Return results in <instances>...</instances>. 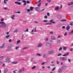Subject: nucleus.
Wrapping results in <instances>:
<instances>
[{
	"label": "nucleus",
	"instance_id": "obj_1",
	"mask_svg": "<svg viewBox=\"0 0 73 73\" xmlns=\"http://www.w3.org/2000/svg\"><path fill=\"white\" fill-rule=\"evenodd\" d=\"M0 28H5L7 27V25L6 23L4 22H0Z\"/></svg>",
	"mask_w": 73,
	"mask_h": 73
},
{
	"label": "nucleus",
	"instance_id": "obj_2",
	"mask_svg": "<svg viewBox=\"0 0 73 73\" xmlns=\"http://www.w3.org/2000/svg\"><path fill=\"white\" fill-rule=\"evenodd\" d=\"M67 68H68L67 66H64L61 67V69H63V70H66V69Z\"/></svg>",
	"mask_w": 73,
	"mask_h": 73
},
{
	"label": "nucleus",
	"instance_id": "obj_3",
	"mask_svg": "<svg viewBox=\"0 0 73 73\" xmlns=\"http://www.w3.org/2000/svg\"><path fill=\"white\" fill-rule=\"evenodd\" d=\"M54 53V50H51L50 51H48V54H53Z\"/></svg>",
	"mask_w": 73,
	"mask_h": 73
},
{
	"label": "nucleus",
	"instance_id": "obj_4",
	"mask_svg": "<svg viewBox=\"0 0 73 73\" xmlns=\"http://www.w3.org/2000/svg\"><path fill=\"white\" fill-rule=\"evenodd\" d=\"M51 38L52 40H56V37L53 36H51Z\"/></svg>",
	"mask_w": 73,
	"mask_h": 73
},
{
	"label": "nucleus",
	"instance_id": "obj_5",
	"mask_svg": "<svg viewBox=\"0 0 73 73\" xmlns=\"http://www.w3.org/2000/svg\"><path fill=\"white\" fill-rule=\"evenodd\" d=\"M51 45L52 44L51 43H47L46 44V45L47 46H50V45Z\"/></svg>",
	"mask_w": 73,
	"mask_h": 73
},
{
	"label": "nucleus",
	"instance_id": "obj_6",
	"mask_svg": "<svg viewBox=\"0 0 73 73\" xmlns=\"http://www.w3.org/2000/svg\"><path fill=\"white\" fill-rule=\"evenodd\" d=\"M60 60H63V61H65V60H66V58H64V57H61L60 58Z\"/></svg>",
	"mask_w": 73,
	"mask_h": 73
},
{
	"label": "nucleus",
	"instance_id": "obj_7",
	"mask_svg": "<svg viewBox=\"0 0 73 73\" xmlns=\"http://www.w3.org/2000/svg\"><path fill=\"white\" fill-rule=\"evenodd\" d=\"M42 45H43L41 43H39L38 44V46H37V47H41V46H42Z\"/></svg>",
	"mask_w": 73,
	"mask_h": 73
},
{
	"label": "nucleus",
	"instance_id": "obj_8",
	"mask_svg": "<svg viewBox=\"0 0 73 73\" xmlns=\"http://www.w3.org/2000/svg\"><path fill=\"white\" fill-rule=\"evenodd\" d=\"M35 10L37 11H39L40 9V8L38 7H36L35 8Z\"/></svg>",
	"mask_w": 73,
	"mask_h": 73
},
{
	"label": "nucleus",
	"instance_id": "obj_9",
	"mask_svg": "<svg viewBox=\"0 0 73 73\" xmlns=\"http://www.w3.org/2000/svg\"><path fill=\"white\" fill-rule=\"evenodd\" d=\"M69 29H70V26L69 25H68L66 28V30L68 31H69Z\"/></svg>",
	"mask_w": 73,
	"mask_h": 73
},
{
	"label": "nucleus",
	"instance_id": "obj_10",
	"mask_svg": "<svg viewBox=\"0 0 73 73\" xmlns=\"http://www.w3.org/2000/svg\"><path fill=\"white\" fill-rule=\"evenodd\" d=\"M13 47V45L12 44H9L8 46V48L9 49V48H12V47Z\"/></svg>",
	"mask_w": 73,
	"mask_h": 73
},
{
	"label": "nucleus",
	"instance_id": "obj_11",
	"mask_svg": "<svg viewBox=\"0 0 73 73\" xmlns=\"http://www.w3.org/2000/svg\"><path fill=\"white\" fill-rule=\"evenodd\" d=\"M57 17L58 19H61L62 17H61V16L60 15H58L57 16Z\"/></svg>",
	"mask_w": 73,
	"mask_h": 73
},
{
	"label": "nucleus",
	"instance_id": "obj_12",
	"mask_svg": "<svg viewBox=\"0 0 73 73\" xmlns=\"http://www.w3.org/2000/svg\"><path fill=\"white\" fill-rule=\"evenodd\" d=\"M9 58H6L5 59V61L6 62H7L9 61Z\"/></svg>",
	"mask_w": 73,
	"mask_h": 73
},
{
	"label": "nucleus",
	"instance_id": "obj_13",
	"mask_svg": "<svg viewBox=\"0 0 73 73\" xmlns=\"http://www.w3.org/2000/svg\"><path fill=\"white\" fill-rule=\"evenodd\" d=\"M56 43L60 44V43H61V40L59 39L57 40L56 41Z\"/></svg>",
	"mask_w": 73,
	"mask_h": 73
},
{
	"label": "nucleus",
	"instance_id": "obj_14",
	"mask_svg": "<svg viewBox=\"0 0 73 73\" xmlns=\"http://www.w3.org/2000/svg\"><path fill=\"white\" fill-rule=\"evenodd\" d=\"M18 62H11V63L12 64H16L18 63Z\"/></svg>",
	"mask_w": 73,
	"mask_h": 73
},
{
	"label": "nucleus",
	"instance_id": "obj_15",
	"mask_svg": "<svg viewBox=\"0 0 73 73\" xmlns=\"http://www.w3.org/2000/svg\"><path fill=\"white\" fill-rule=\"evenodd\" d=\"M4 44H3L1 45L0 46V48H4Z\"/></svg>",
	"mask_w": 73,
	"mask_h": 73
},
{
	"label": "nucleus",
	"instance_id": "obj_16",
	"mask_svg": "<svg viewBox=\"0 0 73 73\" xmlns=\"http://www.w3.org/2000/svg\"><path fill=\"white\" fill-rule=\"evenodd\" d=\"M8 68H6L4 70V72H8Z\"/></svg>",
	"mask_w": 73,
	"mask_h": 73
},
{
	"label": "nucleus",
	"instance_id": "obj_17",
	"mask_svg": "<svg viewBox=\"0 0 73 73\" xmlns=\"http://www.w3.org/2000/svg\"><path fill=\"white\" fill-rule=\"evenodd\" d=\"M58 9H59V7H55L54 9V10L55 11H57V10H58Z\"/></svg>",
	"mask_w": 73,
	"mask_h": 73
},
{
	"label": "nucleus",
	"instance_id": "obj_18",
	"mask_svg": "<svg viewBox=\"0 0 73 73\" xmlns=\"http://www.w3.org/2000/svg\"><path fill=\"white\" fill-rule=\"evenodd\" d=\"M36 56H41V55L39 53H37L36 54Z\"/></svg>",
	"mask_w": 73,
	"mask_h": 73
},
{
	"label": "nucleus",
	"instance_id": "obj_19",
	"mask_svg": "<svg viewBox=\"0 0 73 73\" xmlns=\"http://www.w3.org/2000/svg\"><path fill=\"white\" fill-rule=\"evenodd\" d=\"M30 11H32L33 9V7H30Z\"/></svg>",
	"mask_w": 73,
	"mask_h": 73
},
{
	"label": "nucleus",
	"instance_id": "obj_20",
	"mask_svg": "<svg viewBox=\"0 0 73 73\" xmlns=\"http://www.w3.org/2000/svg\"><path fill=\"white\" fill-rule=\"evenodd\" d=\"M61 21L62 22H63L64 21H66V19H62V20H61Z\"/></svg>",
	"mask_w": 73,
	"mask_h": 73
},
{
	"label": "nucleus",
	"instance_id": "obj_21",
	"mask_svg": "<svg viewBox=\"0 0 73 73\" xmlns=\"http://www.w3.org/2000/svg\"><path fill=\"white\" fill-rule=\"evenodd\" d=\"M20 40H17V44H18L19 43H20Z\"/></svg>",
	"mask_w": 73,
	"mask_h": 73
},
{
	"label": "nucleus",
	"instance_id": "obj_22",
	"mask_svg": "<svg viewBox=\"0 0 73 73\" xmlns=\"http://www.w3.org/2000/svg\"><path fill=\"white\" fill-rule=\"evenodd\" d=\"M4 57V56H1V57H0V61L1 60H2V59H3V58Z\"/></svg>",
	"mask_w": 73,
	"mask_h": 73
},
{
	"label": "nucleus",
	"instance_id": "obj_23",
	"mask_svg": "<svg viewBox=\"0 0 73 73\" xmlns=\"http://www.w3.org/2000/svg\"><path fill=\"white\" fill-rule=\"evenodd\" d=\"M42 56L43 57H44V58H46L47 57L44 54Z\"/></svg>",
	"mask_w": 73,
	"mask_h": 73
},
{
	"label": "nucleus",
	"instance_id": "obj_24",
	"mask_svg": "<svg viewBox=\"0 0 73 73\" xmlns=\"http://www.w3.org/2000/svg\"><path fill=\"white\" fill-rule=\"evenodd\" d=\"M18 32V29H17L14 31V32L15 33V32Z\"/></svg>",
	"mask_w": 73,
	"mask_h": 73
},
{
	"label": "nucleus",
	"instance_id": "obj_25",
	"mask_svg": "<svg viewBox=\"0 0 73 73\" xmlns=\"http://www.w3.org/2000/svg\"><path fill=\"white\" fill-rule=\"evenodd\" d=\"M62 48L61 47H60L59 49L58 50L60 51L62 50Z\"/></svg>",
	"mask_w": 73,
	"mask_h": 73
},
{
	"label": "nucleus",
	"instance_id": "obj_26",
	"mask_svg": "<svg viewBox=\"0 0 73 73\" xmlns=\"http://www.w3.org/2000/svg\"><path fill=\"white\" fill-rule=\"evenodd\" d=\"M28 48H28V47H25L23 48L22 50H24V49H28Z\"/></svg>",
	"mask_w": 73,
	"mask_h": 73
},
{
	"label": "nucleus",
	"instance_id": "obj_27",
	"mask_svg": "<svg viewBox=\"0 0 73 73\" xmlns=\"http://www.w3.org/2000/svg\"><path fill=\"white\" fill-rule=\"evenodd\" d=\"M72 33H73V30H72L70 32L69 34L70 35V34H72Z\"/></svg>",
	"mask_w": 73,
	"mask_h": 73
},
{
	"label": "nucleus",
	"instance_id": "obj_28",
	"mask_svg": "<svg viewBox=\"0 0 73 73\" xmlns=\"http://www.w3.org/2000/svg\"><path fill=\"white\" fill-rule=\"evenodd\" d=\"M22 71H23V70H22L20 69L19 70V73H21Z\"/></svg>",
	"mask_w": 73,
	"mask_h": 73
},
{
	"label": "nucleus",
	"instance_id": "obj_29",
	"mask_svg": "<svg viewBox=\"0 0 73 73\" xmlns=\"http://www.w3.org/2000/svg\"><path fill=\"white\" fill-rule=\"evenodd\" d=\"M36 68V66H34L32 67V69H34Z\"/></svg>",
	"mask_w": 73,
	"mask_h": 73
},
{
	"label": "nucleus",
	"instance_id": "obj_30",
	"mask_svg": "<svg viewBox=\"0 0 73 73\" xmlns=\"http://www.w3.org/2000/svg\"><path fill=\"white\" fill-rule=\"evenodd\" d=\"M9 36H10V35H7L5 37L6 38H8Z\"/></svg>",
	"mask_w": 73,
	"mask_h": 73
},
{
	"label": "nucleus",
	"instance_id": "obj_31",
	"mask_svg": "<svg viewBox=\"0 0 73 73\" xmlns=\"http://www.w3.org/2000/svg\"><path fill=\"white\" fill-rule=\"evenodd\" d=\"M66 46L64 47H63L64 50H65L66 49Z\"/></svg>",
	"mask_w": 73,
	"mask_h": 73
},
{
	"label": "nucleus",
	"instance_id": "obj_32",
	"mask_svg": "<svg viewBox=\"0 0 73 73\" xmlns=\"http://www.w3.org/2000/svg\"><path fill=\"white\" fill-rule=\"evenodd\" d=\"M62 55V54L61 53H60L59 54H58V56H61Z\"/></svg>",
	"mask_w": 73,
	"mask_h": 73
},
{
	"label": "nucleus",
	"instance_id": "obj_33",
	"mask_svg": "<svg viewBox=\"0 0 73 73\" xmlns=\"http://www.w3.org/2000/svg\"><path fill=\"white\" fill-rule=\"evenodd\" d=\"M47 15L48 16H50V14L49 13H47Z\"/></svg>",
	"mask_w": 73,
	"mask_h": 73
},
{
	"label": "nucleus",
	"instance_id": "obj_34",
	"mask_svg": "<svg viewBox=\"0 0 73 73\" xmlns=\"http://www.w3.org/2000/svg\"><path fill=\"white\" fill-rule=\"evenodd\" d=\"M41 3H40L38 5V7H40V6L41 5Z\"/></svg>",
	"mask_w": 73,
	"mask_h": 73
},
{
	"label": "nucleus",
	"instance_id": "obj_35",
	"mask_svg": "<svg viewBox=\"0 0 73 73\" xmlns=\"http://www.w3.org/2000/svg\"><path fill=\"white\" fill-rule=\"evenodd\" d=\"M44 17V19H47V18H48V17L47 16L45 15Z\"/></svg>",
	"mask_w": 73,
	"mask_h": 73
},
{
	"label": "nucleus",
	"instance_id": "obj_36",
	"mask_svg": "<svg viewBox=\"0 0 73 73\" xmlns=\"http://www.w3.org/2000/svg\"><path fill=\"white\" fill-rule=\"evenodd\" d=\"M21 13V12H20V11H17V12H16V13L20 14Z\"/></svg>",
	"mask_w": 73,
	"mask_h": 73
},
{
	"label": "nucleus",
	"instance_id": "obj_37",
	"mask_svg": "<svg viewBox=\"0 0 73 73\" xmlns=\"http://www.w3.org/2000/svg\"><path fill=\"white\" fill-rule=\"evenodd\" d=\"M50 24V23H46L45 24V25H49V24Z\"/></svg>",
	"mask_w": 73,
	"mask_h": 73
},
{
	"label": "nucleus",
	"instance_id": "obj_38",
	"mask_svg": "<svg viewBox=\"0 0 73 73\" xmlns=\"http://www.w3.org/2000/svg\"><path fill=\"white\" fill-rule=\"evenodd\" d=\"M68 62H71L70 59H68Z\"/></svg>",
	"mask_w": 73,
	"mask_h": 73
},
{
	"label": "nucleus",
	"instance_id": "obj_39",
	"mask_svg": "<svg viewBox=\"0 0 73 73\" xmlns=\"http://www.w3.org/2000/svg\"><path fill=\"white\" fill-rule=\"evenodd\" d=\"M28 30H29V29L28 28H27V29L25 31V32H28Z\"/></svg>",
	"mask_w": 73,
	"mask_h": 73
},
{
	"label": "nucleus",
	"instance_id": "obj_40",
	"mask_svg": "<svg viewBox=\"0 0 73 73\" xmlns=\"http://www.w3.org/2000/svg\"><path fill=\"white\" fill-rule=\"evenodd\" d=\"M19 48V46H16L15 48V49L16 50H17Z\"/></svg>",
	"mask_w": 73,
	"mask_h": 73
},
{
	"label": "nucleus",
	"instance_id": "obj_41",
	"mask_svg": "<svg viewBox=\"0 0 73 73\" xmlns=\"http://www.w3.org/2000/svg\"><path fill=\"white\" fill-rule=\"evenodd\" d=\"M12 41V40L11 39H9V42H11V41Z\"/></svg>",
	"mask_w": 73,
	"mask_h": 73
},
{
	"label": "nucleus",
	"instance_id": "obj_42",
	"mask_svg": "<svg viewBox=\"0 0 73 73\" xmlns=\"http://www.w3.org/2000/svg\"><path fill=\"white\" fill-rule=\"evenodd\" d=\"M45 62H43V63H42V64H41L42 65H44V64H45Z\"/></svg>",
	"mask_w": 73,
	"mask_h": 73
},
{
	"label": "nucleus",
	"instance_id": "obj_43",
	"mask_svg": "<svg viewBox=\"0 0 73 73\" xmlns=\"http://www.w3.org/2000/svg\"><path fill=\"white\" fill-rule=\"evenodd\" d=\"M41 0H39L38 3V4H39V3H41Z\"/></svg>",
	"mask_w": 73,
	"mask_h": 73
},
{
	"label": "nucleus",
	"instance_id": "obj_44",
	"mask_svg": "<svg viewBox=\"0 0 73 73\" xmlns=\"http://www.w3.org/2000/svg\"><path fill=\"white\" fill-rule=\"evenodd\" d=\"M45 10L44 9H43L42 10H40V12H42V11H44Z\"/></svg>",
	"mask_w": 73,
	"mask_h": 73
},
{
	"label": "nucleus",
	"instance_id": "obj_45",
	"mask_svg": "<svg viewBox=\"0 0 73 73\" xmlns=\"http://www.w3.org/2000/svg\"><path fill=\"white\" fill-rule=\"evenodd\" d=\"M53 21V19H52L50 21V23H52Z\"/></svg>",
	"mask_w": 73,
	"mask_h": 73
},
{
	"label": "nucleus",
	"instance_id": "obj_46",
	"mask_svg": "<svg viewBox=\"0 0 73 73\" xmlns=\"http://www.w3.org/2000/svg\"><path fill=\"white\" fill-rule=\"evenodd\" d=\"M4 9H5V10H7V7H4L3 8Z\"/></svg>",
	"mask_w": 73,
	"mask_h": 73
},
{
	"label": "nucleus",
	"instance_id": "obj_47",
	"mask_svg": "<svg viewBox=\"0 0 73 73\" xmlns=\"http://www.w3.org/2000/svg\"><path fill=\"white\" fill-rule=\"evenodd\" d=\"M14 17H11V18L13 20H15V18H13Z\"/></svg>",
	"mask_w": 73,
	"mask_h": 73
},
{
	"label": "nucleus",
	"instance_id": "obj_48",
	"mask_svg": "<svg viewBox=\"0 0 73 73\" xmlns=\"http://www.w3.org/2000/svg\"><path fill=\"white\" fill-rule=\"evenodd\" d=\"M56 69V68L55 67H54V68L52 70H55V69Z\"/></svg>",
	"mask_w": 73,
	"mask_h": 73
},
{
	"label": "nucleus",
	"instance_id": "obj_49",
	"mask_svg": "<svg viewBox=\"0 0 73 73\" xmlns=\"http://www.w3.org/2000/svg\"><path fill=\"white\" fill-rule=\"evenodd\" d=\"M43 22H45L46 23L47 22V20H45L43 21Z\"/></svg>",
	"mask_w": 73,
	"mask_h": 73
},
{
	"label": "nucleus",
	"instance_id": "obj_50",
	"mask_svg": "<svg viewBox=\"0 0 73 73\" xmlns=\"http://www.w3.org/2000/svg\"><path fill=\"white\" fill-rule=\"evenodd\" d=\"M56 63L58 64V65H59V61H57L56 62Z\"/></svg>",
	"mask_w": 73,
	"mask_h": 73
},
{
	"label": "nucleus",
	"instance_id": "obj_51",
	"mask_svg": "<svg viewBox=\"0 0 73 73\" xmlns=\"http://www.w3.org/2000/svg\"><path fill=\"white\" fill-rule=\"evenodd\" d=\"M62 29H64V28H65V26H62Z\"/></svg>",
	"mask_w": 73,
	"mask_h": 73
},
{
	"label": "nucleus",
	"instance_id": "obj_52",
	"mask_svg": "<svg viewBox=\"0 0 73 73\" xmlns=\"http://www.w3.org/2000/svg\"><path fill=\"white\" fill-rule=\"evenodd\" d=\"M29 3H30V2H29V1H27V4H29Z\"/></svg>",
	"mask_w": 73,
	"mask_h": 73
},
{
	"label": "nucleus",
	"instance_id": "obj_53",
	"mask_svg": "<svg viewBox=\"0 0 73 73\" xmlns=\"http://www.w3.org/2000/svg\"><path fill=\"white\" fill-rule=\"evenodd\" d=\"M27 5V3H26V2L24 3V4H23L24 6V5Z\"/></svg>",
	"mask_w": 73,
	"mask_h": 73
},
{
	"label": "nucleus",
	"instance_id": "obj_54",
	"mask_svg": "<svg viewBox=\"0 0 73 73\" xmlns=\"http://www.w3.org/2000/svg\"><path fill=\"white\" fill-rule=\"evenodd\" d=\"M46 41H48V38H46V39H45Z\"/></svg>",
	"mask_w": 73,
	"mask_h": 73
},
{
	"label": "nucleus",
	"instance_id": "obj_55",
	"mask_svg": "<svg viewBox=\"0 0 73 73\" xmlns=\"http://www.w3.org/2000/svg\"><path fill=\"white\" fill-rule=\"evenodd\" d=\"M19 2H15V4H18Z\"/></svg>",
	"mask_w": 73,
	"mask_h": 73
},
{
	"label": "nucleus",
	"instance_id": "obj_56",
	"mask_svg": "<svg viewBox=\"0 0 73 73\" xmlns=\"http://www.w3.org/2000/svg\"><path fill=\"white\" fill-rule=\"evenodd\" d=\"M47 1L48 2H51V0H49V1H48V0H47Z\"/></svg>",
	"mask_w": 73,
	"mask_h": 73
},
{
	"label": "nucleus",
	"instance_id": "obj_57",
	"mask_svg": "<svg viewBox=\"0 0 73 73\" xmlns=\"http://www.w3.org/2000/svg\"><path fill=\"white\" fill-rule=\"evenodd\" d=\"M67 33H66L65 34H64V36H66L67 35Z\"/></svg>",
	"mask_w": 73,
	"mask_h": 73
},
{
	"label": "nucleus",
	"instance_id": "obj_58",
	"mask_svg": "<svg viewBox=\"0 0 73 73\" xmlns=\"http://www.w3.org/2000/svg\"><path fill=\"white\" fill-rule=\"evenodd\" d=\"M70 3V5H72L73 4V2H71V3Z\"/></svg>",
	"mask_w": 73,
	"mask_h": 73
},
{
	"label": "nucleus",
	"instance_id": "obj_59",
	"mask_svg": "<svg viewBox=\"0 0 73 73\" xmlns=\"http://www.w3.org/2000/svg\"><path fill=\"white\" fill-rule=\"evenodd\" d=\"M18 5H21V2H18Z\"/></svg>",
	"mask_w": 73,
	"mask_h": 73
},
{
	"label": "nucleus",
	"instance_id": "obj_60",
	"mask_svg": "<svg viewBox=\"0 0 73 73\" xmlns=\"http://www.w3.org/2000/svg\"><path fill=\"white\" fill-rule=\"evenodd\" d=\"M23 3H26V1L24 0H23Z\"/></svg>",
	"mask_w": 73,
	"mask_h": 73
},
{
	"label": "nucleus",
	"instance_id": "obj_61",
	"mask_svg": "<svg viewBox=\"0 0 73 73\" xmlns=\"http://www.w3.org/2000/svg\"><path fill=\"white\" fill-rule=\"evenodd\" d=\"M3 64V62L2 61H0V65H1Z\"/></svg>",
	"mask_w": 73,
	"mask_h": 73
},
{
	"label": "nucleus",
	"instance_id": "obj_62",
	"mask_svg": "<svg viewBox=\"0 0 73 73\" xmlns=\"http://www.w3.org/2000/svg\"><path fill=\"white\" fill-rule=\"evenodd\" d=\"M6 35H9V32H8L6 33Z\"/></svg>",
	"mask_w": 73,
	"mask_h": 73
},
{
	"label": "nucleus",
	"instance_id": "obj_63",
	"mask_svg": "<svg viewBox=\"0 0 73 73\" xmlns=\"http://www.w3.org/2000/svg\"><path fill=\"white\" fill-rule=\"evenodd\" d=\"M70 51H72V50H73V48H70Z\"/></svg>",
	"mask_w": 73,
	"mask_h": 73
},
{
	"label": "nucleus",
	"instance_id": "obj_64",
	"mask_svg": "<svg viewBox=\"0 0 73 73\" xmlns=\"http://www.w3.org/2000/svg\"><path fill=\"white\" fill-rule=\"evenodd\" d=\"M63 56H66V54H63Z\"/></svg>",
	"mask_w": 73,
	"mask_h": 73
}]
</instances>
